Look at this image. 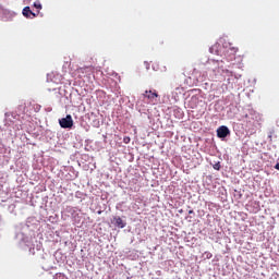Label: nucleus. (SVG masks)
Wrapping results in <instances>:
<instances>
[{
  "instance_id": "f8f14e48",
  "label": "nucleus",
  "mask_w": 279,
  "mask_h": 279,
  "mask_svg": "<svg viewBox=\"0 0 279 279\" xmlns=\"http://www.w3.org/2000/svg\"><path fill=\"white\" fill-rule=\"evenodd\" d=\"M275 169H277V171H279V162L276 163Z\"/></svg>"
},
{
  "instance_id": "1a4fd4ad",
  "label": "nucleus",
  "mask_w": 279,
  "mask_h": 279,
  "mask_svg": "<svg viewBox=\"0 0 279 279\" xmlns=\"http://www.w3.org/2000/svg\"><path fill=\"white\" fill-rule=\"evenodd\" d=\"M214 169H215L216 171H219V170L221 169V163H220V162L215 163V165H214Z\"/></svg>"
},
{
  "instance_id": "0eeeda50",
  "label": "nucleus",
  "mask_w": 279,
  "mask_h": 279,
  "mask_svg": "<svg viewBox=\"0 0 279 279\" xmlns=\"http://www.w3.org/2000/svg\"><path fill=\"white\" fill-rule=\"evenodd\" d=\"M93 71H95V68L93 65L83 66V68L77 69L78 73H93Z\"/></svg>"
},
{
  "instance_id": "6e6552de",
  "label": "nucleus",
  "mask_w": 279,
  "mask_h": 279,
  "mask_svg": "<svg viewBox=\"0 0 279 279\" xmlns=\"http://www.w3.org/2000/svg\"><path fill=\"white\" fill-rule=\"evenodd\" d=\"M34 8H36L37 10H43V4H40V2H35Z\"/></svg>"
},
{
  "instance_id": "f257e3e1",
  "label": "nucleus",
  "mask_w": 279,
  "mask_h": 279,
  "mask_svg": "<svg viewBox=\"0 0 279 279\" xmlns=\"http://www.w3.org/2000/svg\"><path fill=\"white\" fill-rule=\"evenodd\" d=\"M143 97L146 99V104H150L151 106H156L160 101V95H158L156 89L145 90Z\"/></svg>"
},
{
  "instance_id": "f03ea898",
  "label": "nucleus",
  "mask_w": 279,
  "mask_h": 279,
  "mask_svg": "<svg viewBox=\"0 0 279 279\" xmlns=\"http://www.w3.org/2000/svg\"><path fill=\"white\" fill-rule=\"evenodd\" d=\"M211 64L217 66L214 69V71H217V73H220L221 75H227V77H232L234 75L232 71L223 68V61L211 60Z\"/></svg>"
},
{
  "instance_id": "39448f33",
  "label": "nucleus",
  "mask_w": 279,
  "mask_h": 279,
  "mask_svg": "<svg viewBox=\"0 0 279 279\" xmlns=\"http://www.w3.org/2000/svg\"><path fill=\"white\" fill-rule=\"evenodd\" d=\"M23 16H25L26 19H36V16H38V14L32 12V9L29 7H25L23 9L22 12Z\"/></svg>"
},
{
  "instance_id": "20e7f679",
  "label": "nucleus",
  "mask_w": 279,
  "mask_h": 279,
  "mask_svg": "<svg viewBox=\"0 0 279 279\" xmlns=\"http://www.w3.org/2000/svg\"><path fill=\"white\" fill-rule=\"evenodd\" d=\"M217 136L218 138H226L227 136H230V129H228V126L226 125L218 128Z\"/></svg>"
},
{
  "instance_id": "423d86ee",
  "label": "nucleus",
  "mask_w": 279,
  "mask_h": 279,
  "mask_svg": "<svg viewBox=\"0 0 279 279\" xmlns=\"http://www.w3.org/2000/svg\"><path fill=\"white\" fill-rule=\"evenodd\" d=\"M113 221H114V226H117V228H125V221H123V219L121 217H114Z\"/></svg>"
},
{
  "instance_id": "9d476101",
  "label": "nucleus",
  "mask_w": 279,
  "mask_h": 279,
  "mask_svg": "<svg viewBox=\"0 0 279 279\" xmlns=\"http://www.w3.org/2000/svg\"><path fill=\"white\" fill-rule=\"evenodd\" d=\"M56 279H66L64 274H57Z\"/></svg>"
},
{
  "instance_id": "7ed1b4c3",
  "label": "nucleus",
  "mask_w": 279,
  "mask_h": 279,
  "mask_svg": "<svg viewBox=\"0 0 279 279\" xmlns=\"http://www.w3.org/2000/svg\"><path fill=\"white\" fill-rule=\"evenodd\" d=\"M59 124L64 130L71 129L73 128V118L71 117V114H68L65 118H62L61 120H59Z\"/></svg>"
},
{
  "instance_id": "ddd939ff",
  "label": "nucleus",
  "mask_w": 279,
  "mask_h": 279,
  "mask_svg": "<svg viewBox=\"0 0 279 279\" xmlns=\"http://www.w3.org/2000/svg\"><path fill=\"white\" fill-rule=\"evenodd\" d=\"M189 215H193V210H190V211H189Z\"/></svg>"
},
{
  "instance_id": "9b49d317",
  "label": "nucleus",
  "mask_w": 279,
  "mask_h": 279,
  "mask_svg": "<svg viewBox=\"0 0 279 279\" xmlns=\"http://www.w3.org/2000/svg\"><path fill=\"white\" fill-rule=\"evenodd\" d=\"M130 141H131V140H130L129 136H126V137L123 138V143H125V145H128V143H130Z\"/></svg>"
}]
</instances>
